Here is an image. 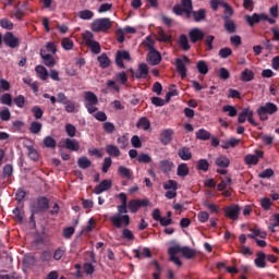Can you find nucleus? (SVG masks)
Listing matches in <instances>:
<instances>
[{
	"instance_id": "bb28decb",
	"label": "nucleus",
	"mask_w": 279,
	"mask_h": 279,
	"mask_svg": "<svg viewBox=\"0 0 279 279\" xmlns=\"http://www.w3.org/2000/svg\"><path fill=\"white\" fill-rule=\"evenodd\" d=\"M35 71L40 80L46 82V80L49 78V72L47 71V68L44 65H36Z\"/></svg>"
},
{
	"instance_id": "c03bdc74",
	"label": "nucleus",
	"mask_w": 279,
	"mask_h": 279,
	"mask_svg": "<svg viewBox=\"0 0 279 279\" xmlns=\"http://www.w3.org/2000/svg\"><path fill=\"white\" fill-rule=\"evenodd\" d=\"M40 130H43V123L40 122H32L29 126L31 134H40Z\"/></svg>"
},
{
	"instance_id": "f704fd0d",
	"label": "nucleus",
	"mask_w": 279,
	"mask_h": 279,
	"mask_svg": "<svg viewBox=\"0 0 279 279\" xmlns=\"http://www.w3.org/2000/svg\"><path fill=\"white\" fill-rule=\"evenodd\" d=\"M216 165L222 169H228L230 167V159L226 156H220L216 159Z\"/></svg>"
},
{
	"instance_id": "e433bc0d",
	"label": "nucleus",
	"mask_w": 279,
	"mask_h": 279,
	"mask_svg": "<svg viewBox=\"0 0 279 279\" xmlns=\"http://www.w3.org/2000/svg\"><path fill=\"white\" fill-rule=\"evenodd\" d=\"M118 173L123 177L126 178V180H132V170H130L129 168H126L125 166H120L118 168Z\"/></svg>"
},
{
	"instance_id": "f257e3e1",
	"label": "nucleus",
	"mask_w": 279,
	"mask_h": 279,
	"mask_svg": "<svg viewBox=\"0 0 279 279\" xmlns=\"http://www.w3.org/2000/svg\"><path fill=\"white\" fill-rule=\"evenodd\" d=\"M128 205L121 204L118 206V213L109 218V221H111L114 228L121 229L123 226L124 228L130 226V216L128 215Z\"/></svg>"
},
{
	"instance_id": "4468645a",
	"label": "nucleus",
	"mask_w": 279,
	"mask_h": 279,
	"mask_svg": "<svg viewBox=\"0 0 279 279\" xmlns=\"http://www.w3.org/2000/svg\"><path fill=\"white\" fill-rule=\"evenodd\" d=\"M3 43L7 47H10V49H16V47L21 45L19 37L14 36V34L10 32L4 35Z\"/></svg>"
},
{
	"instance_id": "9d476101",
	"label": "nucleus",
	"mask_w": 279,
	"mask_h": 279,
	"mask_svg": "<svg viewBox=\"0 0 279 279\" xmlns=\"http://www.w3.org/2000/svg\"><path fill=\"white\" fill-rule=\"evenodd\" d=\"M123 60H125L126 62H130V60H132V57L130 56V51L118 50L116 52V64L120 69H125V63H123Z\"/></svg>"
},
{
	"instance_id": "2eb2a0df",
	"label": "nucleus",
	"mask_w": 279,
	"mask_h": 279,
	"mask_svg": "<svg viewBox=\"0 0 279 279\" xmlns=\"http://www.w3.org/2000/svg\"><path fill=\"white\" fill-rule=\"evenodd\" d=\"M205 34L203 33L202 29L199 28H192L190 32H189V38H190V41L195 45L202 40H204L205 38Z\"/></svg>"
},
{
	"instance_id": "72a5a7b5",
	"label": "nucleus",
	"mask_w": 279,
	"mask_h": 279,
	"mask_svg": "<svg viewBox=\"0 0 279 279\" xmlns=\"http://www.w3.org/2000/svg\"><path fill=\"white\" fill-rule=\"evenodd\" d=\"M136 128L147 131L151 128V122H149V119L143 117L137 121Z\"/></svg>"
},
{
	"instance_id": "c756f323",
	"label": "nucleus",
	"mask_w": 279,
	"mask_h": 279,
	"mask_svg": "<svg viewBox=\"0 0 279 279\" xmlns=\"http://www.w3.org/2000/svg\"><path fill=\"white\" fill-rule=\"evenodd\" d=\"M241 143V140H238L235 137H231L225 142H222L221 147L222 149H230V147H236Z\"/></svg>"
},
{
	"instance_id": "1a4fd4ad",
	"label": "nucleus",
	"mask_w": 279,
	"mask_h": 279,
	"mask_svg": "<svg viewBox=\"0 0 279 279\" xmlns=\"http://www.w3.org/2000/svg\"><path fill=\"white\" fill-rule=\"evenodd\" d=\"M171 253L172 254H183L185 258H195V252L193 248H190L189 246H180V245H174L171 246Z\"/></svg>"
},
{
	"instance_id": "a19ab883",
	"label": "nucleus",
	"mask_w": 279,
	"mask_h": 279,
	"mask_svg": "<svg viewBox=\"0 0 279 279\" xmlns=\"http://www.w3.org/2000/svg\"><path fill=\"white\" fill-rule=\"evenodd\" d=\"M165 191H178V181L168 180L162 184Z\"/></svg>"
},
{
	"instance_id": "6e6d98bb",
	"label": "nucleus",
	"mask_w": 279,
	"mask_h": 279,
	"mask_svg": "<svg viewBox=\"0 0 279 279\" xmlns=\"http://www.w3.org/2000/svg\"><path fill=\"white\" fill-rule=\"evenodd\" d=\"M218 56L222 58V60H226V58H230V56H232V49L225 47L219 50Z\"/></svg>"
},
{
	"instance_id": "0e129e2a",
	"label": "nucleus",
	"mask_w": 279,
	"mask_h": 279,
	"mask_svg": "<svg viewBox=\"0 0 279 279\" xmlns=\"http://www.w3.org/2000/svg\"><path fill=\"white\" fill-rule=\"evenodd\" d=\"M0 102L3 104L4 106H12V95L3 94L0 97Z\"/></svg>"
},
{
	"instance_id": "c85d7f7f",
	"label": "nucleus",
	"mask_w": 279,
	"mask_h": 279,
	"mask_svg": "<svg viewBox=\"0 0 279 279\" xmlns=\"http://www.w3.org/2000/svg\"><path fill=\"white\" fill-rule=\"evenodd\" d=\"M159 168L163 173L171 172V169H173V162H171L169 159H163L159 162Z\"/></svg>"
},
{
	"instance_id": "79ce46f5",
	"label": "nucleus",
	"mask_w": 279,
	"mask_h": 279,
	"mask_svg": "<svg viewBox=\"0 0 279 279\" xmlns=\"http://www.w3.org/2000/svg\"><path fill=\"white\" fill-rule=\"evenodd\" d=\"M196 69L201 75H206L208 73V64H206V61L204 60L196 63Z\"/></svg>"
},
{
	"instance_id": "49530a36",
	"label": "nucleus",
	"mask_w": 279,
	"mask_h": 279,
	"mask_svg": "<svg viewBox=\"0 0 279 279\" xmlns=\"http://www.w3.org/2000/svg\"><path fill=\"white\" fill-rule=\"evenodd\" d=\"M44 145H45V147H47L48 149H56L57 143H56V140H54L53 137H51V136H46V137L44 138Z\"/></svg>"
},
{
	"instance_id": "09e8293b",
	"label": "nucleus",
	"mask_w": 279,
	"mask_h": 279,
	"mask_svg": "<svg viewBox=\"0 0 279 279\" xmlns=\"http://www.w3.org/2000/svg\"><path fill=\"white\" fill-rule=\"evenodd\" d=\"M229 184H232V178L227 177L226 179L221 180V182L217 185V189L218 191H226Z\"/></svg>"
},
{
	"instance_id": "f8f14e48",
	"label": "nucleus",
	"mask_w": 279,
	"mask_h": 279,
	"mask_svg": "<svg viewBox=\"0 0 279 279\" xmlns=\"http://www.w3.org/2000/svg\"><path fill=\"white\" fill-rule=\"evenodd\" d=\"M131 72L136 80H147V75H149V66L147 63H140L137 72L134 73V70H131Z\"/></svg>"
},
{
	"instance_id": "20e7f679",
	"label": "nucleus",
	"mask_w": 279,
	"mask_h": 279,
	"mask_svg": "<svg viewBox=\"0 0 279 279\" xmlns=\"http://www.w3.org/2000/svg\"><path fill=\"white\" fill-rule=\"evenodd\" d=\"M49 210V198L46 196H39L36 203L31 205V213L33 215H38V213H47Z\"/></svg>"
},
{
	"instance_id": "a211bd4d",
	"label": "nucleus",
	"mask_w": 279,
	"mask_h": 279,
	"mask_svg": "<svg viewBox=\"0 0 279 279\" xmlns=\"http://www.w3.org/2000/svg\"><path fill=\"white\" fill-rule=\"evenodd\" d=\"M264 19H267V14L265 13H253L252 15H245V21L251 27H254L256 23L264 21Z\"/></svg>"
},
{
	"instance_id": "37998d69",
	"label": "nucleus",
	"mask_w": 279,
	"mask_h": 279,
	"mask_svg": "<svg viewBox=\"0 0 279 279\" xmlns=\"http://www.w3.org/2000/svg\"><path fill=\"white\" fill-rule=\"evenodd\" d=\"M114 81L119 82V84H122V85L128 84V73H125V71H122L116 74Z\"/></svg>"
},
{
	"instance_id": "338daca9",
	"label": "nucleus",
	"mask_w": 279,
	"mask_h": 279,
	"mask_svg": "<svg viewBox=\"0 0 279 279\" xmlns=\"http://www.w3.org/2000/svg\"><path fill=\"white\" fill-rule=\"evenodd\" d=\"M32 112H33L35 119H43V114H45V111H43L41 108L38 106H34L32 108Z\"/></svg>"
},
{
	"instance_id": "ddd939ff",
	"label": "nucleus",
	"mask_w": 279,
	"mask_h": 279,
	"mask_svg": "<svg viewBox=\"0 0 279 279\" xmlns=\"http://www.w3.org/2000/svg\"><path fill=\"white\" fill-rule=\"evenodd\" d=\"M241 213V207L239 205H229L225 208V215L228 219L236 221L239 219V214Z\"/></svg>"
},
{
	"instance_id": "0eeeda50",
	"label": "nucleus",
	"mask_w": 279,
	"mask_h": 279,
	"mask_svg": "<svg viewBox=\"0 0 279 279\" xmlns=\"http://www.w3.org/2000/svg\"><path fill=\"white\" fill-rule=\"evenodd\" d=\"M190 63H191V60L186 56H183L181 59L180 58L175 59L177 71L179 75L182 77V80L186 77V64H190Z\"/></svg>"
},
{
	"instance_id": "393cba45",
	"label": "nucleus",
	"mask_w": 279,
	"mask_h": 279,
	"mask_svg": "<svg viewBox=\"0 0 279 279\" xmlns=\"http://www.w3.org/2000/svg\"><path fill=\"white\" fill-rule=\"evenodd\" d=\"M178 44L182 51H189V49H191V45H189V37L185 34L180 35Z\"/></svg>"
},
{
	"instance_id": "cd10ccee",
	"label": "nucleus",
	"mask_w": 279,
	"mask_h": 279,
	"mask_svg": "<svg viewBox=\"0 0 279 279\" xmlns=\"http://www.w3.org/2000/svg\"><path fill=\"white\" fill-rule=\"evenodd\" d=\"M106 151L108 155L112 156L113 158H119L121 156V150L118 146L109 144L106 146Z\"/></svg>"
},
{
	"instance_id": "6e6552de",
	"label": "nucleus",
	"mask_w": 279,
	"mask_h": 279,
	"mask_svg": "<svg viewBox=\"0 0 279 279\" xmlns=\"http://www.w3.org/2000/svg\"><path fill=\"white\" fill-rule=\"evenodd\" d=\"M146 60L147 62H149V64H151V66H157V64L162 62V56L160 54V52H158V50H156V48L150 46Z\"/></svg>"
},
{
	"instance_id": "bf43d9fd",
	"label": "nucleus",
	"mask_w": 279,
	"mask_h": 279,
	"mask_svg": "<svg viewBox=\"0 0 279 279\" xmlns=\"http://www.w3.org/2000/svg\"><path fill=\"white\" fill-rule=\"evenodd\" d=\"M272 175H274V169L268 168V169L262 171L258 174V178H262V180H269V178H272Z\"/></svg>"
},
{
	"instance_id": "2f4dec72",
	"label": "nucleus",
	"mask_w": 279,
	"mask_h": 279,
	"mask_svg": "<svg viewBox=\"0 0 279 279\" xmlns=\"http://www.w3.org/2000/svg\"><path fill=\"white\" fill-rule=\"evenodd\" d=\"M77 16L82 21H90L95 16V13L88 9H85V10L80 11Z\"/></svg>"
},
{
	"instance_id": "052dcab7",
	"label": "nucleus",
	"mask_w": 279,
	"mask_h": 279,
	"mask_svg": "<svg viewBox=\"0 0 279 279\" xmlns=\"http://www.w3.org/2000/svg\"><path fill=\"white\" fill-rule=\"evenodd\" d=\"M244 162H245V165L256 166V165H258V158L254 155H246L244 157Z\"/></svg>"
},
{
	"instance_id": "473e14b6",
	"label": "nucleus",
	"mask_w": 279,
	"mask_h": 279,
	"mask_svg": "<svg viewBox=\"0 0 279 279\" xmlns=\"http://www.w3.org/2000/svg\"><path fill=\"white\" fill-rule=\"evenodd\" d=\"M97 61L99 62L100 69H108L110 66V58L106 53L98 56Z\"/></svg>"
},
{
	"instance_id": "de8ad7c7",
	"label": "nucleus",
	"mask_w": 279,
	"mask_h": 279,
	"mask_svg": "<svg viewBox=\"0 0 279 279\" xmlns=\"http://www.w3.org/2000/svg\"><path fill=\"white\" fill-rule=\"evenodd\" d=\"M64 254H66V248L60 246L54 251L52 258L53 260H62V256H64Z\"/></svg>"
},
{
	"instance_id": "e2e57ef3",
	"label": "nucleus",
	"mask_w": 279,
	"mask_h": 279,
	"mask_svg": "<svg viewBox=\"0 0 279 279\" xmlns=\"http://www.w3.org/2000/svg\"><path fill=\"white\" fill-rule=\"evenodd\" d=\"M13 102L17 108H25V96L19 95L13 99Z\"/></svg>"
},
{
	"instance_id": "864d4df0",
	"label": "nucleus",
	"mask_w": 279,
	"mask_h": 279,
	"mask_svg": "<svg viewBox=\"0 0 279 279\" xmlns=\"http://www.w3.org/2000/svg\"><path fill=\"white\" fill-rule=\"evenodd\" d=\"M168 254L170 256V260L172 263H174V265H177V267H182V260H180V257L175 256V254H178V253H172L171 252V246L168 250Z\"/></svg>"
},
{
	"instance_id": "aec40b11",
	"label": "nucleus",
	"mask_w": 279,
	"mask_h": 279,
	"mask_svg": "<svg viewBox=\"0 0 279 279\" xmlns=\"http://www.w3.org/2000/svg\"><path fill=\"white\" fill-rule=\"evenodd\" d=\"M267 255L264 252H258L254 260L255 267H257L258 269H265V267H267V263H265Z\"/></svg>"
},
{
	"instance_id": "774afa93",
	"label": "nucleus",
	"mask_w": 279,
	"mask_h": 279,
	"mask_svg": "<svg viewBox=\"0 0 279 279\" xmlns=\"http://www.w3.org/2000/svg\"><path fill=\"white\" fill-rule=\"evenodd\" d=\"M219 78L220 80H230V71L226 68L219 69Z\"/></svg>"
},
{
	"instance_id": "7c9ffc66",
	"label": "nucleus",
	"mask_w": 279,
	"mask_h": 279,
	"mask_svg": "<svg viewBox=\"0 0 279 279\" xmlns=\"http://www.w3.org/2000/svg\"><path fill=\"white\" fill-rule=\"evenodd\" d=\"M190 170H189V165L186 163H180L177 168V175H179V178H186V175H189Z\"/></svg>"
},
{
	"instance_id": "3c124183",
	"label": "nucleus",
	"mask_w": 279,
	"mask_h": 279,
	"mask_svg": "<svg viewBox=\"0 0 279 279\" xmlns=\"http://www.w3.org/2000/svg\"><path fill=\"white\" fill-rule=\"evenodd\" d=\"M87 47L90 48L92 53H95L96 56L101 53V45H99L98 41H92Z\"/></svg>"
},
{
	"instance_id": "5fc2aeb1",
	"label": "nucleus",
	"mask_w": 279,
	"mask_h": 279,
	"mask_svg": "<svg viewBox=\"0 0 279 279\" xmlns=\"http://www.w3.org/2000/svg\"><path fill=\"white\" fill-rule=\"evenodd\" d=\"M0 26L2 27V29H9V31L14 29V23H12V21L8 19L0 20Z\"/></svg>"
},
{
	"instance_id": "4d7b16f0",
	"label": "nucleus",
	"mask_w": 279,
	"mask_h": 279,
	"mask_svg": "<svg viewBox=\"0 0 279 279\" xmlns=\"http://www.w3.org/2000/svg\"><path fill=\"white\" fill-rule=\"evenodd\" d=\"M102 130H104V132H106V134H113L114 130H116L114 123H112V122H105L102 124Z\"/></svg>"
},
{
	"instance_id": "b1692460",
	"label": "nucleus",
	"mask_w": 279,
	"mask_h": 279,
	"mask_svg": "<svg viewBox=\"0 0 279 279\" xmlns=\"http://www.w3.org/2000/svg\"><path fill=\"white\" fill-rule=\"evenodd\" d=\"M254 71L250 70V69H244L241 73L240 80L241 82L247 83V82H252L254 80Z\"/></svg>"
},
{
	"instance_id": "680f3d73",
	"label": "nucleus",
	"mask_w": 279,
	"mask_h": 279,
	"mask_svg": "<svg viewBox=\"0 0 279 279\" xmlns=\"http://www.w3.org/2000/svg\"><path fill=\"white\" fill-rule=\"evenodd\" d=\"M110 167H112V158L106 157L104 159V163L101 168L102 173H108V169H110Z\"/></svg>"
},
{
	"instance_id": "f03ea898",
	"label": "nucleus",
	"mask_w": 279,
	"mask_h": 279,
	"mask_svg": "<svg viewBox=\"0 0 279 279\" xmlns=\"http://www.w3.org/2000/svg\"><path fill=\"white\" fill-rule=\"evenodd\" d=\"M90 27L92 31L96 33L108 32V29L112 27V21L110 20V17L96 19L90 24Z\"/></svg>"
},
{
	"instance_id": "dca6fc26",
	"label": "nucleus",
	"mask_w": 279,
	"mask_h": 279,
	"mask_svg": "<svg viewBox=\"0 0 279 279\" xmlns=\"http://www.w3.org/2000/svg\"><path fill=\"white\" fill-rule=\"evenodd\" d=\"M39 56L45 66L52 69V66L56 64V59H53V56L50 53H47V50H45L44 48L40 49Z\"/></svg>"
},
{
	"instance_id": "423d86ee",
	"label": "nucleus",
	"mask_w": 279,
	"mask_h": 279,
	"mask_svg": "<svg viewBox=\"0 0 279 279\" xmlns=\"http://www.w3.org/2000/svg\"><path fill=\"white\" fill-rule=\"evenodd\" d=\"M145 206H149V199L147 198H134L128 203V208L133 215H135V213H138L140 208H144Z\"/></svg>"
},
{
	"instance_id": "8fccbe9b",
	"label": "nucleus",
	"mask_w": 279,
	"mask_h": 279,
	"mask_svg": "<svg viewBox=\"0 0 279 279\" xmlns=\"http://www.w3.org/2000/svg\"><path fill=\"white\" fill-rule=\"evenodd\" d=\"M209 167H210V163L208 162V160H206V159H201V160H198V162H197V167H196V169L198 170V171H208V169H209Z\"/></svg>"
},
{
	"instance_id": "4be33fe9",
	"label": "nucleus",
	"mask_w": 279,
	"mask_h": 279,
	"mask_svg": "<svg viewBox=\"0 0 279 279\" xmlns=\"http://www.w3.org/2000/svg\"><path fill=\"white\" fill-rule=\"evenodd\" d=\"M178 156L181 160H191V158H193V153H191V148L183 146L178 150Z\"/></svg>"
},
{
	"instance_id": "9b49d317",
	"label": "nucleus",
	"mask_w": 279,
	"mask_h": 279,
	"mask_svg": "<svg viewBox=\"0 0 279 279\" xmlns=\"http://www.w3.org/2000/svg\"><path fill=\"white\" fill-rule=\"evenodd\" d=\"M175 132L172 129H165L159 134V141L161 145H171V141H173V135Z\"/></svg>"
},
{
	"instance_id": "ea45409f",
	"label": "nucleus",
	"mask_w": 279,
	"mask_h": 279,
	"mask_svg": "<svg viewBox=\"0 0 279 279\" xmlns=\"http://www.w3.org/2000/svg\"><path fill=\"white\" fill-rule=\"evenodd\" d=\"M77 165L80 169H88L93 162L88 159V157H81L77 159Z\"/></svg>"
},
{
	"instance_id": "69168bd1",
	"label": "nucleus",
	"mask_w": 279,
	"mask_h": 279,
	"mask_svg": "<svg viewBox=\"0 0 279 279\" xmlns=\"http://www.w3.org/2000/svg\"><path fill=\"white\" fill-rule=\"evenodd\" d=\"M222 112H229V117H236L238 114L236 108L230 105L222 107Z\"/></svg>"
},
{
	"instance_id": "5701e85b",
	"label": "nucleus",
	"mask_w": 279,
	"mask_h": 279,
	"mask_svg": "<svg viewBox=\"0 0 279 279\" xmlns=\"http://www.w3.org/2000/svg\"><path fill=\"white\" fill-rule=\"evenodd\" d=\"M181 8L185 9V19H191L193 12V0H181Z\"/></svg>"
},
{
	"instance_id": "7ed1b4c3",
	"label": "nucleus",
	"mask_w": 279,
	"mask_h": 279,
	"mask_svg": "<svg viewBox=\"0 0 279 279\" xmlns=\"http://www.w3.org/2000/svg\"><path fill=\"white\" fill-rule=\"evenodd\" d=\"M276 112H278V106L274 102H266L257 109L260 121H267L269 119L267 114H276Z\"/></svg>"
},
{
	"instance_id": "f3484780",
	"label": "nucleus",
	"mask_w": 279,
	"mask_h": 279,
	"mask_svg": "<svg viewBox=\"0 0 279 279\" xmlns=\"http://www.w3.org/2000/svg\"><path fill=\"white\" fill-rule=\"evenodd\" d=\"M112 189V181L102 180L98 185L95 186L94 193L95 195H101L105 191H110Z\"/></svg>"
},
{
	"instance_id": "39448f33",
	"label": "nucleus",
	"mask_w": 279,
	"mask_h": 279,
	"mask_svg": "<svg viewBox=\"0 0 279 279\" xmlns=\"http://www.w3.org/2000/svg\"><path fill=\"white\" fill-rule=\"evenodd\" d=\"M246 119L251 125H254L255 128L258 125V123H256L254 120V110H252L250 107H245L242 109V112L239 113L238 123H245Z\"/></svg>"
},
{
	"instance_id": "6ab92c4d",
	"label": "nucleus",
	"mask_w": 279,
	"mask_h": 279,
	"mask_svg": "<svg viewBox=\"0 0 279 279\" xmlns=\"http://www.w3.org/2000/svg\"><path fill=\"white\" fill-rule=\"evenodd\" d=\"M223 27L227 34H234L236 32V23H234V21H232L228 15L223 16Z\"/></svg>"
},
{
	"instance_id": "a878e982",
	"label": "nucleus",
	"mask_w": 279,
	"mask_h": 279,
	"mask_svg": "<svg viewBox=\"0 0 279 279\" xmlns=\"http://www.w3.org/2000/svg\"><path fill=\"white\" fill-rule=\"evenodd\" d=\"M195 23H201V21H204L206 19V9H199L198 11L191 12Z\"/></svg>"
},
{
	"instance_id": "13d9d810",
	"label": "nucleus",
	"mask_w": 279,
	"mask_h": 279,
	"mask_svg": "<svg viewBox=\"0 0 279 279\" xmlns=\"http://www.w3.org/2000/svg\"><path fill=\"white\" fill-rule=\"evenodd\" d=\"M65 132L70 138H73L77 134V129L73 124H65Z\"/></svg>"
},
{
	"instance_id": "c9c22d12",
	"label": "nucleus",
	"mask_w": 279,
	"mask_h": 279,
	"mask_svg": "<svg viewBox=\"0 0 279 279\" xmlns=\"http://www.w3.org/2000/svg\"><path fill=\"white\" fill-rule=\"evenodd\" d=\"M84 99L86 104H99L97 95H95L93 92H85Z\"/></svg>"
},
{
	"instance_id": "603ef678",
	"label": "nucleus",
	"mask_w": 279,
	"mask_h": 279,
	"mask_svg": "<svg viewBox=\"0 0 279 279\" xmlns=\"http://www.w3.org/2000/svg\"><path fill=\"white\" fill-rule=\"evenodd\" d=\"M137 162H141L143 165H149L151 162V156L148 154L142 153L137 156Z\"/></svg>"
},
{
	"instance_id": "58836bf2",
	"label": "nucleus",
	"mask_w": 279,
	"mask_h": 279,
	"mask_svg": "<svg viewBox=\"0 0 279 279\" xmlns=\"http://www.w3.org/2000/svg\"><path fill=\"white\" fill-rule=\"evenodd\" d=\"M196 138L198 141H208L210 140V132L205 129H201L196 132Z\"/></svg>"
},
{
	"instance_id": "4c0bfd02",
	"label": "nucleus",
	"mask_w": 279,
	"mask_h": 279,
	"mask_svg": "<svg viewBox=\"0 0 279 279\" xmlns=\"http://www.w3.org/2000/svg\"><path fill=\"white\" fill-rule=\"evenodd\" d=\"M117 143L120 145V149H126L130 145V137H128V135L119 136Z\"/></svg>"
},
{
	"instance_id": "412c9836",
	"label": "nucleus",
	"mask_w": 279,
	"mask_h": 279,
	"mask_svg": "<svg viewBox=\"0 0 279 279\" xmlns=\"http://www.w3.org/2000/svg\"><path fill=\"white\" fill-rule=\"evenodd\" d=\"M63 147L70 151H80V142L77 140L65 138Z\"/></svg>"
},
{
	"instance_id": "a18cd8bd",
	"label": "nucleus",
	"mask_w": 279,
	"mask_h": 279,
	"mask_svg": "<svg viewBox=\"0 0 279 279\" xmlns=\"http://www.w3.org/2000/svg\"><path fill=\"white\" fill-rule=\"evenodd\" d=\"M28 150V158L33 160L34 162H38L39 156H38V150L35 149L34 146H27Z\"/></svg>"
}]
</instances>
